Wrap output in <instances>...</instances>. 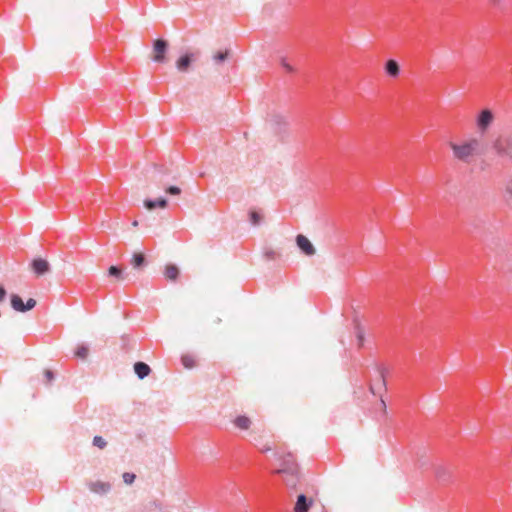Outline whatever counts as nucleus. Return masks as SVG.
Listing matches in <instances>:
<instances>
[{"instance_id": "f257e3e1", "label": "nucleus", "mask_w": 512, "mask_h": 512, "mask_svg": "<svg viewBox=\"0 0 512 512\" xmlns=\"http://www.w3.org/2000/svg\"><path fill=\"white\" fill-rule=\"evenodd\" d=\"M450 147L454 157L464 163H470L475 156H480L484 153L483 145L477 138H470L460 144L451 143Z\"/></svg>"}, {"instance_id": "f03ea898", "label": "nucleus", "mask_w": 512, "mask_h": 512, "mask_svg": "<svg viewBox=\"0 0 512 512\" xmlns=\"http://www.w3.org/2000/svg\"><path fill=\"white\" fill-rule=\"evenodd\" d=\"M288 487L294 488L298 482V466L291 454L283 458L281 467L278 470Z\"/></svg>"}, {"instance_id": "7ed1b4c3", "label": "nucleus", "mask_w": 512, "mask_h": 512, "mask_svg": "<svg viewBox=\"0 0 512 512\" xmlns=\"http://www.w3.org/2000/svg\"><path fill=\"white\" fill-rule=\"evenodd\" d=\"M492 147L499 157H505L512 160V135L499 136L493 142Z\"/></svg>"}, {"instance_id": "20e7f679", "label": "nucleus", "mask_w": 512, "mask_h": 512, "mask_svg": "<svg viewBox=\"0 0 512 512\" xmlns=\"http://www.w3.org/2000/svg\"><path fill=\"white\" fill-rule=\"evenodd\" d=\"M494 115L490 109H483L477 116L476 124L478 129L484 133L492 124Z\"/></svg>"}, {"instance_id": "39448f33", "label": "nucleus", "mask_w": 512, "mask_h": 512, "mask_svg": "<svg viewBox=\"0 0 512 512\" xmlns=\"http://www.w3.org/2000/svg\"><path fill=\"white\" fill-rule=\"evenodd\" d=\"M168 49V42L164 39H157L153 43V50L155 52V56L153 57V61L157 63H163L166 60L165 54Z\"/></svg>"}, {"instance_id": "423d86ee", "label": "nucleus", "mask_w": 512, "mask_h": 512, "mask_svg": "<svg viewBox=\"0 0 512 512\" xmlns=\"http://www.w3.org/2000/svg\"><path fill=\"white\" fill-rule=\"evenodd\" d=\"M296 245L306 256H313L316 253V249L312 242L302 234H298L296 236Z\"/></svg>"}, {"instance_id": "0eeeda50", "label": "nucleus", "mask_w": 512, "mask_h": 512, "mask_svg": "<svg viewBox=\"0 0 512 512\" xmlns=\"http://www.w3.org/2000/svg\"><path fill=\"white\" fill-rule=\"evenodd\" d=\"M87 487L90 492L99 496L107 495L112 489V485L109 482L103 481H90L87 483Z\"/></svg>"}, {"instance_id": "6e6552de", "label": "nucleus", "mask_w": 512, "mask_h": 512, "mask_svg": "<svg viewBox=\"0 0 512 512\" xmlns=\"http://www.w3.org/2000/svg\"><path fill=\"white\" fill-rule=\"evenodd\" d=\"M31 268L37 276H42L50 271V264L43 258H35L31 262Z\"/></svg>"}, {"instance_id": "1a4fd4ad", "label": "nucleus", "mask_w": 512, "mask_h": 512, "mask_svg": "<svg viewBox=\"0 0 512 512\" xmlns=\"http://www.w3.org/2000/svg\"><path fill=\"white\" fill-rule=\"evenodd\" d=\"M194 60L193 53H185L176 61V68L179 72H187Z\"/></svg>"}, {"instance_id": "9d476101", "label": "nucleus", "mask_w": 512, "mask_h": 512, "mask_svg": "<svg viewBox=\"0 0 512 512\" xmlns=\"http://www.w3.org/2000/svg\"><path fill=\"white\" fill-rule=\"evenodd\" d=\"M168 205V200L164 197H159L157 199H145L144 207L147 210H154L156 208L164 209Z\"/></svg>"}, {"instance_id": "9b49d317", "label": "nucleus", "mask_w": 512, "mask_h": 512, "mask_svg": "<svg viewBox=\"0 0 512 512\" xmlns=\"http://www.w3.org/2000/svg\"><path fill=\"white\" fill-rule=\"evenodd\" d=\"M311 505H312V500L308 499L305 494H300L297 497L294 511L295 512H308Z\"/></svg>"}, {"instance_id": "f8f14e48", "label": "nucleus", "mask_w": 512, "mask_h": 512, "mask_svg": "<svg viewBox=\"0 0 512 512\" xmlns=\"http://www.w3.org/2000/svg\"><path fill=\"white\" fill-rule=\"evenodd\" d=\"M134 372L137 375V377L142 380L150 374L151 369L148 364L142 361H138L134 364Z\"/></svg>"}, {"instance_id": "ddd939ff", "label": "nucleus", "mask_w": 512, "mask_h": 512, "mask_svg": "<svg viewBox=\"0 0 512 512\" xmlns=\"http://www.w3.org/2000/svg\"><path fill=\"white\" fill-rule=\"evenodd\" d=\"M270 123L275 127L277 132H281L282 127L287 124V121L285 116L275 113L271 116Z\"/></svg>"}, {"instance_id": "4468645a", "label": "nucleus", "mask_w": 512, "mask_h": 512, "mask_svg": "<svg viewBox=\"0 0 512 512\" xmlns=\"http://www.w3.org/2000/svg\"><path fill=\"white\" fill-rule=\"evenodd\" d=\"M385 71L389 76L396 77L399 75L400 72L399 64L397 63V61L390 59L386 62Z\"/></svg>"}, {"instance_id": "2eb2a0df", "label": "nucleus", "mask_w": 512, "mask_h": 512, "mask_svg": "<svg viewBox=\"0 0 512 512\" xmlns=\"http://www.w3.org/2000/svg\"><path fill=\"white\" fill-rule=\"evenodd\" d=\"M11 307L17 311L24 313L25 303L18 294H11L10 296Z\"/></svg>"}, {"instance_id": "dca6fc26", "label": "nucleus", "mask_w": 512, "mask_h": 512, "mask_svg": "<svg viewBox=\"0 0 512 512\" xmlns=\"http://www.w3.org/2000/svg\"><path fill=\"white\" fill-rule=\"evenodd\" d=\"M234 425L241 430H247L250 428L251 420L245 415H240L234 419Z\"/></svg>"}, {"instance_id": "f3484780", "label": "nucleus", "mask_w": 512, "mask_h": 512, "mask_svg": "<svg viewBox=\"0 0 512 512\" xmlns=\"http://www.w3.org/2000/svg\"><path fill=\"white\" fill-rule=\"evenodd\" d=\"M131 265L134 269H140L146 265V258L142 253H134L131 259Z\"/></svg>"}, {"instance_id": "a211bd4d", "label": "nucleus", "mask_w": 512, "mask_h": 512, "mask_svg": "<svg viewBox=\"0 0 512 512\" xmlns=\"http://www.w3.org/2000/svg\"><path fill=\"white\" fill-rule=\"evenodd\" d=\"M166 278L175 281L179 276V269L176 265H167L164 272Z\"/></svg>"}, {"instance_id": "6ab92c4d", "label": "nucleus", "mask_w": 512, "mask_h": 512, "mask_svg": "<svg viewBox=\"0 0 512 512\" xmlns=\"http://www.w3.org/2000/svg\"><path fill=\"white\" fill-rule=\"evenodd\" d=\"M249 220L253 226H259L262 222V216L256 210H251L249 212Z\"/></svg>"}, {"instance_id": "aec40b11", "label": "nucleus", "mask_w": 512, "mask_h": 512, "mask_svg": "<svg viewBox=\"0 0 512 512\" xmlns=\"http://www.w3.org/2000/svg\"><path fill=\"white\" fill-rule=\"evenodd\" d=\"M228 51H218L216 54L213 55V61L215 64H221L223 63L227 57H228Z\"/></svg>"}, {"instance_id": "412c9836", "label": "nucleus", "mask_w": 512, "mask_h": 512, "mask_svg": "<svg viewBox=\"0 0 512 512\" xmlns=\"http://www.w3.org/2000/svg\"><path fill=\"white\" fill-rule=\"evenodd\" d=\"M108 274H109V276L115 277L118 279L123 278V272H122L121 268L118 266H115V265H112L109 267Z\"/></svg>"}, {"instance_id": "4be33fe9", "label": "nucleus", "mask_w": 512, "mask_h": 512, "mask_svg": "<svg viewBox=\"0 0 512 512\" xmlns=\"http://www.w3.org/2000/svg\"><path fill=\"white\" fill-rule=\"evenodd\" d=\"M376 370L379 373L382 387L386 388L385 377H386V375L388 373V370L384 366H382V365H377L376 366Z\"/></svg>"}, {"instance_id": "5701e85b", "label": "nucleus", "mask_w": 512, "mask_h": 512, "mask_svg": "<svg viewBox=\"0 0 512 512\" xmlns=\"http://www.w3.org/2000/svg\"><path fill=\"white\" fill-rule=\"evenodd\" d=\"M181 362L185 368L190 369V368L194 367V359L190 355H183L181 357Z\"/></svg>"}, {"instance_id": "b1692460", "label": "nucleus", "mask_w": 512, "mask_h": 512, "mask_svg": "<svg viewBox=\"0 0 512 512\" xmlns=\"http://www.w3.org/2000/svg\"><path fill=\"white\" fill-rule=\"evenodd\" d=\"M93 445L99 449H104L107 446L106 440L101 436H94Z\"/></svg>"}, {"instance_id": "393cba45", "label": "nucleus", "mask_w": 512, "mask_h": 512, "mask_svg": "<svg viewBox=\"0 0 512 512\" xmlns=\"http://www.w3.org/2000/svg\"><path fill=\"white\" fill-rule=\"evenodd\" d=\"M75 355L81 359H85L88 355V347L84 345L79 346L75 351Z\"/></svg>"}, {"instance_id": "a878e982", "label": "nucleus", "mask_w": 512, "mask_h": 512, "mask_svg": "<svg viewBox=\"0 0 512 512\" xmlns=\"http://www.w3.org/2000/svg\"><path fill=\"white\" fill-rule=\"evenodd\" d=\"M122 478L125 484L131 485L134 483L136 475L134 473L125 472L123 473Z\"/></svg>"}, {"instance_id": "bb28decb", "label": "nucleus", "mask_w": 512, "mask_h": 512, "mask_svg": "<svg viewBox=\"0 0 512 512\" xmlns=\"http://www.w3.org/2000/svg\"><path fill=\"white\" fill-rule=\"evenodd\" d=\"M165 192L169 195L176 196L181 193V189L178 186L171 185L165 189Z\"/></svg>"}, {"instance_id": "cd10ccee", "label": "nucleus", "mask_w": 512, "mask_h": 512, "mask_svg": "<svg viewBox=\"0 0 512 512\" xmlns=\"http://www.w3.org/2000/svg\"><path fill=\"white\" fill-rule=\"evenodd\" d=\"M356 337H357L358 345L362 346L363 342H364V332L360 328L359 325L356 326Z\"/></svg>"}, {"instance_id": "c85d7f7f", "label": "nucleus", "mask_w": 512, "mask_h": 512, "mask_svg": "<svg viewBox=\"0 0 512 512\" xmlns=\"http://www.w3.org/2000/svg\"><path fill=\"white\" fill-rule=\"evenodd\" d=\"M35 306H36V300H35V299H33V298H29V299L25 302L24 312H27V311L32 310Z\"/></svg>"}, {"instance_id": "c756f323", "label": "nucleus", "mask_w": 512, "mask_h": 512, "mask_svg": "<svg viewBox=\"0 0 512 512\" xmlns=\"http://www.w3.org/2000/svg\"><path fill=\"white\" fill-rule=\"evenodd\" d=\"M280 63L287 72L294 71L293 67L286 61V58L282 57Z\"/></svg>"}, {"instance_id": "7c9ffc66", "label": "nucleus", "mask_w": 512, "mask_h": 512, "mask_svg": "<svg viewBox=\"0 0 512 512\" xmlns=\"http://www.w3.org/2000/svg\"><path fill=\"white\" fill-rule=\"evenodd\" d=\"M446 475H447V472L444 468H437L436 470V476L439 478V479H443L445 480L446 479Z\"/></svg>"}, {"instance_id": "2f4dec72", "label": "nucleus", "mask_w": 512, "mask_h": 512, "mask_svg": "<svg viewBox=\"0 0 512 512\" xmlns=\"http://www.w3.org/2000/svg\"><path fill=\"white\" fill-rule=\"evenodd\" d=\"M505 190L512 197V179L507 182Z\"/></svg>"}, {"instance_id": "473e14b6", "label": "nucleus", "mask_w": 512, "mask_h": 512, "mask_svg": "<svg viewBox=\"0 0 512 512\" xmlns=\"http://www.w3.org/2000/svg\"><path fill=\"white\" fill-rule=\"evenodd\" d=\"M44 375L48 381H52L54 379V373L51 370H45Z\"/></svg>"}, {"instance_id": "72a5a7b5", "label": "nucleus", "mask_w": 512, "mask_h": 512, "mask_svg": "<svg viewBox=\"0 0 512 512\" xmlns=\"http://www.w3.org/2000/svg\"><path fill=\"white\" fill-rule=\"evenodd\" d=\"M276 255V252L273 250H268L265 252V256L267 259H274Z\"/></svg>"}, {"instance_id": "f704fd0d", "label": "nucleus", "mask_w": 512, "mask_h": 512, "mask_svg": "<svg viewBox=\"0 0 512 512\" xmlns=\"http://www.w3.org/2000/svg\"><path fill=\"white\" fill-rule=\"evenodd\" d=\"M5 296H6V290L2 285H0V302L5 298Z\"/></svg>"}, {"instance_id": "c9c22d12", "label": "nucleus", "mask_w": 512, "mask_h": 512, "mask_svg": "<svg viewBox=\"0 0 512 512\" xmlns=\"http://www.w3.org/2000/svg\"><path fill=\"white\" fill-rule=\"evenodd\" d=\"M132 225H133L134 227H137V226L139 225V223H138V221H137V220H134V221L132 222Z\"/></svg>"}, {"instance_id": "e433bc0d", "label": "nucleus", "mask_w": 512, "mask_h": 512, "mask_svg": "<svg viewBox=\"0 0 512 512\" xmlns=\"http://www.w3.org/2000/svg\"><path fill=\"white\" fill-rule=\"evenodd\" d=\"M381 405L383 406L384 409L386 408V404H385V401L383 399H381Z\"/></svg>"}, {"instance_id": "4c0bfd02", "label": "nucleus", "mask_w": 512, "mask_h": 512, "mask_svg": "<svg viewBox=\"0 0 512 512\" xmlns=\"http://www.w3.org/2000/svg\"><path fill=\"white\" fill-rule=\"evenodd\" d=\"M370 390L374 395L376 394V392L374 391V387L372 385H370Z\"/></svg>"}, {"instance_id": "58836bf2", "label": "nucleus", "mask_w": 512, "mask_h": 512, "mask_svg": "<svg viewBox=\"0 0 512 512\" xmlns=\"http://www.w3.org/2000/svg\"><path fill=\"white\" fill-rule=\"evenodd\" d=\"M492 3L496 4L499 2V0H490Z\"/></svg>"}]
</instances>
